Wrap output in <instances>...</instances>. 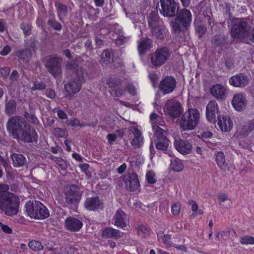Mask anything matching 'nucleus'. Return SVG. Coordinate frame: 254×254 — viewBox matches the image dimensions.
<instances>
[{
	"label": "nucleus",
	"mask_w": 254,
	"mask_h": 254,
	"mask_svg": "<svg viewBox=\"0 0 254 254\" xmlns=\"http://www.w3.org/2000/svg\"><path fill=\"white\" fill-rule=\"evenodd\" d=\"M215 160L217 166L223 170H229L228 164L226 162L225 157L223 152H218L215 154Z\"/></svg>",
	"instance_id": "obj_31"
},
{
	"label": "nucleus",
	"mask_w": 254,
	"mask_h": 254,
	"mask_svg": "<svg viewBox=\"0 0 254 254\" xmlns=\"http://www.w3.org/2000/svg\"><path fill=\"white\" fill-rule=\"evenodd\" d=\"M55 6L57 9L58 16L61 15H66L67 12V6L59 1L55 2Z\"/></svg>",
	"instance_id": "obj_38"
},
{
	"label": "nucleus",
	"mask_w": 254,
	"mask_h": 254,
	"mask_svg": "<svg viewBox=\"0 0 254 254\" xmlns=\"http://www.w3.org/2000/svg\"><path fill=\"white\" fill-rule=\"evenodd\" d=\"M25 120L34 125H37L39 123V121L36 116L31 113H29L27 112H25L23 115Z\"/></svg>",
	"instance_id": "obj_46"
},
{
	"label": "nucleus",
	"mask_w": 254,
	"mask_h": 254,
	"mask_svg": "<svg viewBox=\"0 0 254 254\" xmlns=\"http://www.w3.org/2000/svg\"><path fill=\"white\" fill-rule=\"evenodd\" d=\"M174 144L176 150L182 154H189L192 150V144L187 140L175 139Z\"/></svg>",
	"instance_id": "obj_19"
},
{
	"label": "nucleus",
	"mask_w": 254,
	"mask_h": 254,
	"mask_svg": "<svg viewBox=\"0 0 254 254\" xmlns=\"http://www.w3.org/2000/svg\"><path fill=\"white\" fill-rule=\"evenodd\" d=\"M200 117V113L198 110L190 108L182 115L179 125L184 130H192L199 124Z\"/></svg>",
	"instance_id": "obj_3"
},
{
	"label": "nucleus",
	"mask_w": 254,
	"mask_h": 254,
	"mask_svg": "<svg viewBox=\"0 0 254 254\" xmlns=\"http://www.w3.org/2000/svg\"><path fill=\"white\" fill-rule=\"evenodd\" d=\"M240 242L242 245H254V237L249 236L241 237Z\"/></svg>",
	"instance_id": "obj_49"
},
{
	"label": "nucleus",
	"mask_w": 254,
	"mask_h": 254,
	"mask_svg": "<svg viewBox=\"0 0 254 254\" xmlns=\"http://www.w3.org/2000/svg\"><path fill=\"white\" fill-rule=\"evenodd\" d=\"M219 110L218 106L215 101L209 102L206 107V116L207 120L212 123L216 122V118H218Z\"/></svg>",
	"instance_id": "obj_15"
},
{
	"label": "nucleus",
	"mask_w": 254,
	"mask_h": 254,
	"mask_svg": "<svg viewBox=\"0 0 254 254\" xmlns=\"http://www.w3.org/2000/svg\"><path fill=\"white\" fill-rule=\"evenodd\" d=\"M169 140L168 139L157 140L156 148L158 150L166 151L169 147Z\"/></svg>",
	"instance_id": "obj_42"
},
{
	"label": "nucleus",
	"mask_w": 254,
	"mask_h": 254,
	"mask_svg": "<svg viewBox=\"0 0 254 254\" xmlns=\"http://www.w3.org/2000/svg\"><path fill=\"white\" fill-rule=\"evenodd\" d=\"M67 125L71 126L72 127H79L81 125L79 121L76 118H71L67 121Z\"/></svg>",
	"instance_id": "obj_56"
},
{
	"label": "nucleus",
	"mask_w": 254,
	"mask_h": 254,
	"mask_svg": "<svg viewBox=\"0 0 254 254\" xmlns=\"http://www.w3.org/2000/svg\"><path fill=\"white\" fill-rule=\"evenodd\" d=\"M82 60L79 57L74 60H70L66 63V68L74 71L75 72L76 77L81 76V71L83 73V77H85L87 73L82 67Z\"/></svg>",
	"instance_id": "obj_14"
},
{
	"label": "nucleus",
	"mask_w": 254,
	"mask_h": 254,
	"mask_svg": "<svg viewBox=\"0 0 254 254\" xmlns=\"http://www.w3.org/2000/svg\"><path fill=\"white\" fill-rule=\"evenodd\" d=\"M124 92L125 90L120 88L112 89L110 91L111 95L114 97H121L124 95Z\"/></svg>",
	"instance_id": "obj_54"
},
{
	"label": "nucleus",
	"mask_w": 254,
	"mask_h": 254,
	"mask_svg": "<svg viewBox=\"0 0 254 254\" xmlns=\"http://www.w3.org/2000/svg\"><path fill=\"white\" fill-rule=\"evenodd\" d=\"M226 42V38L221 35H216L212 39V44L215 47H222Z\"/></svg>",
	"instance_id": "obj_37"
},
{
	"label": "nucleus",
	"mask_w": 254,
	"mask_h": 254,
	"mask_svg": "<svg viewBox=\"0 0 254 254\" xmlns=\"http://www.w3.org/2000/svg\"><path fill=\"white\" fill-rule=\"evenodd\" d=\"M25 207L28 215L32 218L43 219L50 215L48 209L39 201H28Z\"/></svg>",
	"instance_id": "obj_4"
},
{
	"label": "nucleus",
	"mask_w": 254,
	"mask_h": 254,
	"mask_svg": "<svg viewBox=\"0 0 254 254\" xmlns=\"http://www.w3.org/2000/svg\"><path fill=\"white\" fill-rule=\"evenodd\" d=\"M129 134H132L133 137L131 141V144L134 148H139L143 143V137L141 132L135 126H131L128 129Z\"/></svg>",
	"instance_id": "obj_17"
},
{
	"label": "nucleus",
	"mask_w": 254,
	"mask_h": 254,
	"mask_svg": "<svg viewBox=\"0 0 254 254\" xmlns=\"http://www.w3.org/2000/svg\"><path fill=\"white\" fill-rule=\"evenodd\" d=\"M218 198L219 199V203L220 205H222V203L225 201L227 200L228 197L226 193H221L218 195Z\"/></svg>",
	"instance_id": "obj_63"
},
{
	"label": "nucleus",
	"mask_w": 254,
	"mask_h": 254,
	"mask_svg": "<svg viewBox=\"0 0 254 254\" xmlns=\"http://www.w3.org/2000/svg\"><path fill=\"white\" fill-rule=\"evenodd\" d=\"M196 31L199 35V37L201 38L206 33V28L205 26L201 24L196 23L195 25Z\"/></svg>",
	"instance_id": "obj_51"
},
{
	"label": "nucleus",
	"mask_w": 254,
	"mask_h": 254,
	"mask_svg": "<svg viewBox=\"0 0 254 254\" xmlns=\"http://www.w3.org/2000/svg\"><path fill=\"white\" fill-rule=\"evenodd\" d=\"M20 27L23 30L25 35L28 36L30 34L32 28L30 24L26 23H22L20 25Z\"/></svg>",
	"instance_id": "obj_52"
},
{
	"label": "nucleus",
	"mask_w": 254,
	"mask_h": 254,
	"mask_svg": "<svg viewBox=\"0 0 254 254\" xmlns=\"http://www.w3.org/2000/svg\"><path fill=\"white\" fill-rule=\"evenodd\" d=\"M46 95L51 99H54L56 97L55 91L51 89H48L46 90Z\"/></svg>",
	"instance_id": "obj_64"
},
{
	"label": "nucleus",
	"mask_w": 254,
	"mask_h": 254,
	"mask_svg": "<svg viewBox=\"0 0 254 254\" xmlns=\"http://www.w3.org/2000/svg\"><path fill=\"white\" fill-rule=\"evenodd\" d=\"M176 84L175 78L172 76H168L160 81L159 88L161 92L165 95L172 93L175 89Z\"/></svg>",
	"instance_id": "obj_12"
},
{
	"label": "nucleus",
	"mask_w": 254,
	"mask_h": 254,
	"mask_svg": "<svg viewBox=\"0 0 254 254\" xmlns=\"http://www.w3.org/2000/svg\"><path fill=\"white\" fill-rule=\"evenodd\" d=\"M235 61L232 58H227L225 61V65L226 67L227 68H231L234 64Z\"/></svg>",
	"instance_id": "obj_62"
},
{
	"label": "nucleus",
	"mask_w": 254,
	"mask_h": 254,
	"mask_svg": "<svg viewBox=\"0 0 254 254\" xmlns=\"http://www.w3.org/2000/svg\"><path fill=\"white\" fill-rule=\"evenodd\" d=\"M157 239L159 243H163L167 247L172 246L171 236L165 234L163 231H160L157 233Z\"/></svg>",
	"instance_id": "obj_33"
},
{
	"label": "nucleus",
	"mask_w": 254,
	"mask_h": 254,
	"mask_svg": "<svg viewBox=\"0 0 254 254\" xmlns=\"http://www.w3.org/2000/svg\"><path fill=\"white\" fill-rule=\"evenodd\" d=\"M210 92L213 97L221 100L225 98L227 94L226 88L219 84L212 85L210 89Z\"/></svg>",
	"instance_id": "obj_23"
},
{
	"label": "nucleus",
	"mask_w": 254,
	"mask_h": 254,
	"mask_svg": "<svg viewBox=\"0 0 254 254\" xmlns=\"http://www.w3.org/2000/svg\"><path fill=\"white\" fill-rule=\"evenodd\" d=\"M7 132L18 141L32 143L38 140V134L25 120L19 116L9 118L6 125Z\"/></svg>",
	"instance_id": "obj_1"
},
{
	"label": "nucleus",
	"mask_w": 254,
	"mask_h": 254,
	"mask_svg": "<svg viewBox=\"0 0 254 254\" xmlns=\"http://www.w3.org/2000/svg\"><path fill=\"white\" fill-rule=\"evenodd\" d=\"M170 168L175 172H180L184 169V164L182 161L178 158H173L171 160Z\"/></svg>",
	"instance_id": "obj_35"
},
{
	"label": "nucleus",
	"mask_w": 254,
	"mask_h": 254,
	"mask_svg": "<svg viewBox=\"0 0 254 254\" xmlns=\"http://www.w3.org/2000/svg\"><path fill=\"white\" fill-rule=\"evenodd\" d=\"M16 55L20 63H26L29 61L32 56V51L29 49H24L17 51Z\"/></svg>",
	"instance_id": "obj_29"
},
{
	"label": "nucleus",
	"mask_w": 254,
	"mask_h": 254,
	"mask_svg": "<svg viewBox=\"0 0 254 254\" xmlns=\"http://www.w3.org/2000/svg\"><path fill=\"white\" fill-rule=\"evenodd\" d=\"M165 27L163 24L151 28L152 34L158 39H162L164 37Z\"/></svg>",
	"instance_id": "obj_34"
},
{
	"label": "nucleus",
	"mask_w": 254,
	"mask_h": 254,
	"mask_svg": "<svg viewBox=\"0 0 254 254\" xmlns=\"http://www.w3.org/2000/svg\"><path fill=\"white\" fill-rule=\"evenodd\" d=\"M171 55L170 49L166 47L157 49L149 55L152 66L158 67L164 65L169 60Z\"/></svg>",
	"instance_id": "obj_7"
},
{
	"label": "nucleus",
	"mask_w": 254,
	"mask_h": 254,
	"mask_svg": "<svg viewBox=\"0 0 254 254\" xmlns=\"http://www.w3.org/2000/svg\"><path fill=\"white\" fill-rule=\"evenodd\" d=\"M8 190V185H0V209L5 215L13 216L19 211L20 199Z\"/></svg>",
	"instance_id": "obj_2"
},
{
	"label": "nucleus",
	"mask_w": 254,
	"mask_h": 254,
	"mask_svg": "<svg viewBox=\"0 0 254 254\" xmlns=\"http://www.w3.org/2000/svg\"><path fill=\"white\" fill-rule=\"evenodd\" d=\"M107 138L108 139V143L110 144H112L117 139V134L115 133H109L107 135Z\"/></svg>",
	"instance_id": "obj_59"
},
{
	"label": "nucleus",
	"mask_w": 254,
	"mask_h": 254,
	"mask_svg": "<svg viewBox=\"0 0 254 254\" xmlns=\"http://www.w3.org/2000/svg\"><path fill=\"white\" fill-rule=\"evenodd\" d=\"M161 7L158 9L161 14L168 17H173L177 15L179 6L175 0H160Z\"/></svg>",
	"instance_id": "obj_9"
},
{
	"label": "nucleus",
	"mask_w": 254,
	"mask_h": 254,
	"mask_svg": "<svg viewBox=\"0 0 254 254\" xmlns=\"http://www.w3.org/2000/svg\"><path fill=\"white\" fill-rule=\"evenodd\" d=\"M123 234L124 233L112 227L106 228L102 231V236L104 238L118 239L122 237Z\"/></svg>",
	"instance_id": "obj_26"
},
{
	"label": "nucleus",
	"mask_w": 254,
	"mask_h": 254,
	"mask_svg": "<svg viewBox=\"0 0 254 254\" xmlns=\"http://www.w3.org/2000/svg\"><path fill=\"white\" fill-rule=\"evenodd\" d=\"M106 83L112 90L121 85L122 83V80L119 78H109L106 80Z\"/></svg>",
	"instance_id": "obj_39"
},
{
	"label": "nucleus",
	"mask_w": 254,
	"mask_h": 254,
	"mask_svg": "<svg viewBox=\"0 0 254 254\" xmlns=\"http://www.w3.org/2000/svg\"><path fill=\"white\" fill-rule=\"evenodd\" d=\"M62 59L60 57L50 58L47 62L45 66L48 71L55 76L61 73Z\"/></svg>",
	"instance_id": "obj_13"
},
{
	"label": "nucleus",
	"mask_w": 254,
	"mask_h": 254,
	"mask_svg": "<svg viewBox=\"0 0 254 254\" xmlns=\"http://www.w3.org/2000/svg\"><path fill=\"white\" fill-rule=\"evenodd\" d=\"M137 229L138 234L142 238L147 237L150 232V228L143 224L138 225Z\"/></svg>",
	"instance_id": "obj_40"
},
{
	"label": "nucleus",
	"mask_w": 254,
	"mask_h": 254,
	"mask_svg": "<svg viewBox=\"0 0 254 254\" xmlns=\"http://www.w3.org/2000/svg\"><path fill=\"white\" fill-rule=\"evenodd\" d=\"M82 226L81 221L74 217H68L64 220V227L67 230L72 232L78 231Z\"/></svg>",
	"instance_id": "obj_20"
},
{
	"label": "nucleus",
	"mask_w": 254,
	"mask_h": 254,
	"mask_svg": "<svg viewBox=\"0 0 254 254\" xmlns=\"http://www.w3.org/2000/svg\"><path fill=\"white\" fill-rule=\"evenodd\" d=\"M176 16L171 23L172 27L175 31L179 32L190 25L192 14L190 10L185 8L178 10Z\"/></svg>",
	"instance_id": "obj_5"
},
{
	"label": "nucleus",
	"mask_w": 254,
	"mask_h": 254,
	"mask_svg": "<svg viewBox=\"0 0 254 254\" xmlns=\"http://www.w3.org/2000/svg\"><path fill=\"white\" fill-rule=\"evenodd\" d=\"M181 104L179 102L168 101L165 105L164 112L172 118L178 117L181 113Z\"/></svg>",
	"instance_id": "obj_16"
},
{
	"label": "nucleus",
	"mask_w": 254,
	"mask_h": 254,
	"mask_svg": "<svg viewBox=\"0 0 254 254\" xmlns=\"http://www.w3.org/2000/svg\"><path fill=\"white\" fill-rule=\"evenodd\" d=\"M248 101L246 96L242 93H238L234 95L232 101L234 108L238 111H242L247 106Z\"/></svg>",
	"instance_id": "obj_21"
},
{
	"label": "nucleus",
	"mask_w": 254,
	"mask_h": 254,
	"mask_svg": "<svg viewBox=\"0 0 254 254\" xmlns=\"http://www.w3.org/2000/svg\"><path fill=\"white\" fill-rule=\"evenodd\" d=\"M218 125L222 131L229 132L233 127V122L226 116H218Z\"/></svg>",
	"instance_id": "obj_24"
},
{
	"label": "nucleus",
	"mask_w": 254,
	"mask_h": 254,
	"mask_svg": "<svg viewBox=\"0 0 254 254\" xmlns=\"http://www.w3.org/2000/svg\"><path fill=\"white\" fill-rule=\"evenodd\" d=\"M147 22L150 28L163 24L158 14L155 11H151L149 13L147 16Z\"/></svg>",
	"instance_id": "obj_30"
},
{
	"label": "nucleus",
	"mask_w": 254,
	"mask_h": 254,
	"mask_svg": "<svg viewBox=\"0 0 254 254\" xmlns=\"http://www.w3.org/2000/svg\"><path fill=\"white\" fill-rule=\"evenodd\" d=\"M181 211V204L177 202L173 203L171 206V212L175 216L178 215Z\"/></svg>",
	"instance_id": "obj_53"
},
{
	"label": "nucleus",
	"mask_w": 254,
	"mask_h": 254,
	"mask_svg": "<svg viewBox=\"0 0 254 254\" xmlns=\"http://www.w3.org/2000/svg\"><path fill=\"white\" fill-rule=\"evenodd\" d=\"M54 134L57 137L64 138L66 137L68 135L66 129L59 127H56L54 128Z\"/></svg>",
	"instance_id": "obj_48"
},
{
	"label": "nucleus",
	"mask_w": 254,
	"mask_h": 254,
	"mask_svg": "<svg viewBox=\"0 0 254 254\" xmlns=\"http://www.w3.org/2000/svg\"><path fill=\"white\" fill-rule=\"evenodd\" d=\"M127 185L130 191H134L138 189L140 183L138 176L135 173H131L128 175Z\"/></svg>",
	"instance_id": "obj_27"
},
{
	"label": "nucleus",
	"mask_w": 254,
	"mask_h": 254,
	"mask_svg": "<svg viewBox=\"0 0 254 254\" xmlns=\"http://www.w3.org/2000/svg\"><path fill=\"white\" fill-rule=\"evenodd\" d=\"M155 174L153 171H149L146 174V178L147 182L149 184H154L156 181L154 178Z\"/></svg>",
	"instance_id": "obj_55"
},
{
	"label": "nucleus",
	"mask_w": 254,
	"mask_h": 254,
	"mask_svg": "<svg viewBox=\"0 0 254 254\" xmlns=\"http://www.w3.org/2000/svg\"><path fill=\"white\" fill-rule=\"evenodd\" d=\"M9 78L12 82L17 81L19 78V75L17 71L13 70L9 76Z\"/></svg>",
	"instance_id": "obj_57"
},
{
	"label": "nucleus",
	"mask_w": 254,
	"mask_h": 254,
	"mask_svg": "<svg viewBox=\"0 0 254 254\" xmlns=\"http://www.w3.org/2000/svg\"><path fill=\"white\" fill-rule=\"evenodd\" d=\"M84 206L86 209L92 211H99L104 208L103 200L98 196L87 198Z\"/></svg>",
	"instance_id": "obj_10"
},
{
	"label": "nucleus",
	"mask_w": 254,
	"mask_h": 254,
	"mask_svg": "<svg viewBox=\"0 0 254 254\" xmlns=\"http://www.w3.org/2000/svg\"><path fill=\"white\" fill-rule=\"evenodd\" d=\"M153 129L154 130L155 134L157 140L167 139L166 136V132L164 129L158 126H153Z\"/></svg>",
	"instance_id": "obj_41"
},
{
	"label": "nucleus",
	"mask_w": 254,
	"mask_h": 254,
	"mask_svg": "<svg viewBox=\"0 0 254 254\" xmlns=\"http://www.w3.org/2000/svg\"><path fill=\"white\" fill-rule=\"evenodd\" d=\"M29 248L33 251L38 252L43 249V247L41 243L37 241H31L28 244Z\"/></svg>",
	"instance_id": "obj_45"
},
{
	"label": "nucleus",
	"mask_w": 254,
	"mask_h": 254,
	"mask_svg": "<svg viewBox=\"0 0 254 254\" xmlns=\"http://www.w3.org/2000/svg\"><path fill=\"white\" fill-rule=\"evenodd\" d=\"M250 79L246 74L239 73L231 77L229 80L230 85L236 87H244L247 85Z\"/></svg>",
	"instance_id": "obj_18"
},
{
	"label": "nucleus",
	"mask_w": 254,
	"mask_h": 254,
	"mask_svg": "<svg viewBox=\"0 0 254 254\" xmlns=\"http://www.w3.org/2000/svg\"><path fill=\"white\" fill-rule=\"evenodd\" d=\"M0 227L3 232L6 234L12 233V229L7 225L0 222Z\"/></svg>",
	"instance_id": "obj_61"
},
{
	"label": "nucleus",
	"mask_w": 254,
	"mask_h": 254,
	"mask_svg": "<svg viewBox=\"0 0 254 254\" xmlns=\"http://www.w3.org/2000/svg\"><path fill=\"white\" fill-rule=\"evenodd\" d=\"M47 24L52 29L56 31H61L62 28V24L54 18L49 19L47 21Z\"/></svg>",
	"instance_id": "obj_44"
},
{
	"label": "nucleus",
	"mask_w": 254,
	"mask_h": 254,
	"mask_svg": "<svg viewBox=\"0 0 254 254\" xmlns=\"http://www.w3.org/2000/svg\"><path fill=\"white\" fill-rule=\"evenodd\" d=\"M251 29V26L248 22L244 20H238L233 23L230 34L233 38L245 42Z\"/></svg>",
	"instance_id": "obj_8"
},
{
	"label": "nucleus",
	"mask_w": 254,
	"mask_h": 254,
	"mask_svg": "<svg viewBox=\"0 0 254 254\" xmlns=\"http://www.w3.org/2000/svg\"><path fill=\"white\" fill-rule=\"evenodd\" d=\"M75 250L71 246H66L64 250L62 252V254H75Z\"/></svg>",
	"instance_id": "obj_60"
},
{
	"label": "nucleus",
	"mask_w": 254,
	"mask_h": 254,
	"mask_svg": "<svg viewBox=\"0 0 254 254\" xmlns=\"http://www.w3.org/2000/svg\"><path fill=\"white\" fill-rule=\"evenodd\" d=\"M114 51L112 49H106L104 50L101 55V64L107 65L112 62H114Z\"/></svg>",
	"instance_id": "obj_28"
},
{
	"label": "nucleus",
	"mask_w": 254,
	"mask_h": 254,
	"mask_svg": "<svg viewBox=\"0 0 254 254\" xmlns=\"http://www.w3.org/2000/svg\"><path fill=\"white\" fill-rule=\"evenodd\" d=\"M113 219L115 221L114 225L119 228H124L127 226L128 223L127 216L121 209L117 210L113 217Z\"/></svg>",
	"instance_id": "obj_22"
},
{
	"label": "nucleus",
	"mask_w": 254,
	"mask_h": 254,
	"mask_svg": "<svg viewBox=\"0 0 254 254\" xmlns=\"http://www.w3.org/2000/svg\"><path fill=\"white\" fill-rule=\"evenodd\" d=\"M64 201L58 200L63 206L71 207L77 205L81 198V193L76 185H72L67 189L64 193Z\"/></svg>",
	"instance_id": "obj_6"
},
{
	"label": "nucleus",
	"mask_w": 254,
	"mask_h": 254,
	"mask_svg": "<svg viewBox=\"0 0 254 254\" xmlns=\"http://www.w3.org/2000/svg\"><path fill=\"white\" fill-rule=\"evenodd\" d=\"M84 77L83 72H81V76L74 77L73 80L64 85V90L68 95L76 94L80 91Z\"/></svg>",
	"instance_id": "obj_11"
},
{
	"label": "nucleus",
	"mask_w": 254,
	"mask_h": 254,
	"mask_svg": "<svg viewBox=\"0 0 254 254\" xmlns=\"http://www.w3.org/2000/svg\"><path fill=\"white\" fill-rule=\"evenodd\" d=\"M50 158L54 160L62 170H65L67 168L65 161L60 157L51 155Z\"/></svg>",
	"instance_id": "obj_43"
},
{
	"label": "nucleus",
	"mask_w": 254,
	"mask_h": 254,
	"mask_svg": "<svg viewBox=\"0 0 254 254\" xmlns=\"http://www.w3.org/2000/svg\"><path fill=\"white\" fill-rule=\"evenodd\" d=\"M16 103L14 100H9L6 102L5 106V112L6 114H13L16 110Z\"/></svg>",
	"instance_id": "obj_36"
},
{
	"label": "nucleus",
	"mask_w": 254,
	"mask_h": 254,
	"mask_svg": "<svg viewBox=\"0 0 254 254\" xmlns=\"http://www.w3.org/2000/svg\"><path fill=\"white\" fill-rule=\"evenodd\" d=\"M12 163L14 167H20L25 165L26 158L21 154L13 153L11 155Z\"/></svg>",
	"instance_id": "obj_32"
},
{
	"label": "nucleus",
	"mask_w": 254,
	"mask_h": 254,
	"mask_svg": "<svg viewBox=\"0 0 254 254\" xmlns=\"http://www.w3.org/2000/svg\"><path fill=\"white\" fill-rule=\"evenodd\" d=\"M46 87V84L43 82L35 81L33 83V86L31 87L32 91L36 90H42L45 89Z\"/></svg>",
	"instance_id": "obj_50"
},
{
	"label": "nucleus",
	"mask_w": 254,
	"mask_h": 254,
	"mask_svg": "<svg viewBox=\"0 0 254 254\" xmlns=\"http://www.w3.org/2000/svg\"><path fill=\"white\" fill-rule=\"evenodd\" d=\"M250 41L254 44V28L252 29H251V31L248 33L247 38L244 42L249 43Z\"/></svg>",
	"instance_id": "obj_58"
},
{
	"label": "nucleus",
	"mask_w": 254,
	"mask_h": 254,
	"mask_svg": "<svg viewBox=\"0 0 254 254\" xmlns=\"http://www.w3.org/2000/svg\"><path fill=\"white\" fill-rule=\"evenodd\" d=\"M254 124L252 122H251L240 128V133L242 135H246L249 132L254 130Z\"/></svg>",
	"instance_id": "obj_47"
},
{
	"label": "nucleus",
	"mask_w": 254,
	"mask_h": 254,
	"mask_svg": "<svg viewBox=\"0 0 254 254\" xmlns=\"http://www.w3.org/2000/svg\"><path fill=\"white\" fill-rule=\"evenodd\" d=\"M152 40L146 37L138 42L137 50L140 56L144 55L151 47Z\"/></svg>",
	"instance_id": "obj_25"
}]
</instances>
